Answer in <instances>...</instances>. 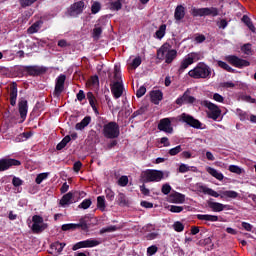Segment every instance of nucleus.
Listing matches in <instances>:
<instances>
[{"mask_svg": "<svg viewBox=\"0 0 256 256\" xmlns=\"http://www.w3.org/2000/svg\"><path fill=\"white\" fill-rule=\"evenodd\" d=\"M171 175L169 171L147 169L141 174V179L143 183H159L163 179H167Z\"/></svg>", "mask_w": 256, "mask_h": 256, "instance_id": "f257e3e1", "label": "nucleus"}, {"mask_svg": "<svg viewBox=\"0 0 256 256\" xmlns=\"http://www.w3.org/2000/svg\"><path fill=\"white\" fill-rule=\"evenodd\" d=\"M200 191L204 193V195H210V197H220V199H237L239 197V193L233 190L220 191V194L217 191L207 187L200 186Z\"/></svg>", "mask_w": 256, "mask_h": 256, "instance_id": "f03ea898", "label": "nucleus"}, {"mask_svg": "<svg viewBox=\"0 0 256 256\" xmlns=\"http://www.w3.org/2000/svg\"><path fill=\"white\" fill-rule=\"evenodd\" d=\"M188 75L193 79H209L211 77V68L205 63H198L194 69L188 72Z\"/></svg>", "mask_w": 256, "mask_h": 256, "instance_id": "7ed1b4c3", "label": "nucleus"}, {"mask_svg": "<svg viewBox=\"0 0 256 256\" xmlns=\"http://www.w3.org/2000/svg\"><path fill=\"white\" fill-rule=\"evenodd\" d=\"M190 13L193 17H219V8L217 7H206L196 8L192 7Z\"/></svg>", "mask_w": 256, "mask_h": 256, "instance_id": "20e7f679", "label": "nucleus"}, {"mask_svg": "<svg viewBox=\"0 0 256 256\" xmlns=\"http://www.w3.org/2000/svg\"><path fill=\"white\" fill-rule=\"evenodd\" d=\"M102 133L106 139H117L119 137L120 131H119V124L116 122H109L107 124H104Z\"/></svg>", "mask_w": 256, "mask_h": 256, "instance_id": "39448f33", "label": "nucleus"}, {"mask_svg": "<svg viewBox=\"0 0 256 256\" xmlns=\"http://www.w3.org/2000/svg\"><path fill=\"white\" fill-rule=\"evenodd\" d=\"M203 56L199 52H192L187 54L181 61L179 71H185L190 65L193 63H197V61H201Z\"/></svg>", "mask_w": 256, "mask_h": 256, "instance_id": "423d86ee", "label": "nucleus"}, {"mask_svg": "<svg viewBox=\"0 0 256 256\" xmlns=\"http://www.w3.org/2000/svg\"><path fill=\"white\" fill-rule=\"evenodd\" d=\"M201 104L203 105V107H206V109H208L207 116L209 117V119H213V121H217V119L221 117V109L219 108V106H217L213 102L209 100H204L202 101Z\"/></svg>", "mask_w": 256, "mask_h": 256, "instance_id": "0eeeda50", "label": "nucleus"}, {"mask_svg": "<svg viewBox=\"0 0 256 256\" xmlns=\"http://www.w3.org/2000/svg\"><path fill=\"white\" fill-rule=\"evenodd\" d=\"M158 59H165L166 63H173L177 57V50H169L167 46H162L157 52Z\"/></svg>", "mask_w": 256, "mask_h": 256, "instance_id": "6e6552de", "label": "nucleus"}, {"mask_svg": "<svg viewBox=\"0 0 256 256\" xmlns=\"http://www.w3.org/2000/svg\"><path fill=\"white\" fill-rule=\"evenodd\" d=\"M177 121H180L181 123H186V125H189L194 129H203V124L199 120L195 119L193 116L187 113H182L181 115H179L177 117Z\"/></svg>", "mask_w": 256, "mask_h": 256, "instance_id": "1a4fd4ad", "label": "nucleus"}, {"mask_svg": "<svg viewBox=\"0 0 256 256\" xmlns=\"http://www.w3.org/2000/svg\"><path fill=\"white\" fill-rule=\"evenodd\" d=\"M195 101L197 98L191 95V89H187L182 96L176 99L175 103L181 107L182 105H193Z\"/></svg>", "mask_w": 256, "mask_h": 256, "instance_id": "9d476101", "label": "nucleus"}, {"mask_svg": "<svg viewBox=\"0 0 256 256\" xmlns=\"http://www.w3.org/2000/svg\"><path fill=\"white\" fill-rule=\"evenodd\" d=\"M32 231L33 233H41L47 229V224L43 223V217L39 215H34L32 217Z\"/></svg>", "mask_w": 256, "mask_h": 256, "instance_id": "9b49d317", "label": "nucleus"}, {"mask_svg": "<svg viewBox=\"0 0 256 256\" xmlns=\"http://www.w3.org/2000/svg\"><path fill=\"white\" fill-rule=\"evenodd\" d=\"M175 120L176 119L173 117L161 119L158 123L159 131H163L164 133H169L171 135V133H173V126L171 123H173Z\"/></svg>", "mask_w": 256, "mask_h": 256, "instance_id": "f8f14e48", "label": "nucleus"}, {"mask_svg": "<svg viewBox=\"0 0 256 256\" xmlns=\"http://www.w3.org/2000/svg\"><path fill=\"white\" fill-rule=\"evenodd\" d=\"M226 61H228L230 65H233V67H238V69H241L242 67H249L250 65L249 61L243 60L235 55L226 56Z\"/></svg>", "mask_w": 256, "mask_h": 256, "instance_id": "ddd939ff", "label": "nucleus"}, {"mask_svg": "<svg viewBox=\"0 0 256 256\" xmlns=\"http://www.w3.org/2000/svg\"><path fill=\"white\" fill-rule=\"evenodd\" d=\"M67 79V76L65 74H61L56 78V84L54 89V95L56 97H59L61 93H63L65 89V80Z\"/></svg>", "mask_w": 256, "mask_h": 256, "instance_id": "4468645a", "label": "nucleus"}, {"mask_svg": "<svg viewBox=\"0 0 256 256\" xmlns=\"http://www.w3.org/2000/svg\"><path fill=\"white\" fill-rule=\"evenodd\" d=\"M125 88L123 87V82H113V84L111 85V93L114 97V99H119L123 96V90Z\"/></svg>", "mask_w": 256, "mask_h": 256, "instance_id": "2eb2a0df", "label": "nucleus"}, {"mask_svg": "<svg viewBox=\"0 0 256 256\" xmlns=\"http://www.w3.org/2000/svg\"><path fill=\"white\" fill-rule=\"evenodd\" d=\"M21 165V162L19 160L15 159H1L0 160V172L1 171H7L10 167H19Z\"/></svg>", "mask_w": 256, "mask_h": 256, "instance_id": "dca6fc26", "label": "nucleus"}, {"mask_svg": "<svg viewBox=\"0 0 256 256\" xmlns=\"http://www.w3.org/2000/svg\"><path fill=\"white\" fill-rule=\"evenodd\" d=\"M83 9H85V2L78 1L74 3L70 9V16L77 17L78 15H81V13H83Z\"/></svg>", "mask_w": 256, "mask_h": 256, "instance_id": "f3484780", "label": "nucleus"}, {"mask_svg": "<svg viewBox=\"0 0 256 256\" xmlns=\"http://www.w3.org/2000/svg\"><path fill=\"white\" fill-rule=\"evenodd\" d=\"M208 207L214 211V213H221V211H224L225 209H227L229 206L225 205V204H221L219 202H212L209 201L208 202Z\"/></svg>", "mask_w": 256, "mask_h": 256, "instance_id": "a211bd4d", "label": "nucleus"}, {"mask_svg": "<svg viewBox=\"0 0 256 256\" xmlns=\"http://www.w3.org/2000/svg\"><path fill=\"white\" fill-rule=\"evenodd\" d=\"M196 217L199 221H206V223H216V221H219V216L211 214H198Z\"/></svg>", "mask_w": 256, "mask_h": 256, "instance_id": "6ab92c4d", "label": "nucleus"}, {"mask_svg": "<svg viewBox=\"0 0 256 256\" xmlns=\"http://www.w3.org/2000/svg\"><path fill=\"white\" fill-rule=\"evenodd\" d=\"M25 71L27 72L28 75H41V73L45 72V69L39 66H26Z\"/></svg>", "mask_w": 256, "mask_h": 256, "instance_id": "aec40b11", "label": "nucleus"}, {"mask_svg": "<svg viewBox=\"0 0 256 256\" xmlns=\"http://www.w3.org/2000/svg\"><path fill=\"white\" fill-rule=\"evenodd\" d=\"M206 171H207V173H209V175H211L218 181H223V179H225V176L223 175V173L217 171V169H215L213 167H209V166L206 167Z\"/></svg>", "mask_w": 256, "mask_h": 256, "instance_id": "412c9836", "label": "nucleus"}, {"mask_svg": "<svg viewBox=\"0 0 256 256\" xmlns=\"http://www.w3.org/2000/svg\"><path fill=\"white\" fill-rule=\"evenodd\" d=\"M150 95L154 105H159V102L163 100V92L161 90L152 91Z\"/></svg>", "mask_w": 256, "mask_h": 256, "instance_id": "4be33fe9", "label": "nucleus"}, {"mask_svg": "<svg viewBox=\"0 0 256 256\" xmlns=\"http://www.w3.org/2000/svg\"><path fill=\"white\" fill-rule=\"evenodd\" d=\"M18 107L21 119L25 120L28 111L27 100H21L18 104Z\"/></svg>", "mask_w": 256, "mask_h": 256, "instance_id": "5701e85b", "label": "nucleus"}, {"mask_svg": "<svg viewBox=\"0 0 256 256\" xmlns=\"http://www.w3.org/2000/svg\"><path fill=\"white\" fill-rule=\"evenodd\" d=\"M174 19L176 21H181V19H185V8L183 5H178L174 12Z\"/></svg>", "mask_w": 256, "mask_h": 256, "instance_id": "b1692460", "label": "nucleus"}, {"mask_svg": "<svg viewBox=\"0 0 256 256\" xmlns=\"http://www.w3.org/2000/svg\"><path fill=\"white\" fill-rule=\"evenodd\" d=\"M71 203H73V192H68L61 198L60 205L67 207V205H71Z\"/></svg>", "mask_w": 256, "mask_h": 256, "instance_id": "393cba45", "label": "nucleus"}, {"mask_svg": "<svg viewBox=\"0 0 256 256\" xmlns=\"http://www.w3.org/2000/svg\"><path fill=\"white\" fill-rule=\"evenodd\" d=\"M89 123H91L90 116L84 117L81 122L76 124L75 126L76 131H83V129H85V127H87Z\"/></svg>", "mask_w": 256, "mask_h": 256, "instance_id": "a878e982", "label": "nucleus"}, {"mask_svg": "<svg viewBox=\"0 0 256 256\" xmlns=\"http://www.w3.org/2000/svg\"><path fill=\"white\" fill-rule=\"evenodd\" d=\"M41 27H43V22L41 20H38L28 28L27 32L30 35H33V33H38Z\"/></svg>", "mask_w": 256, "mask_h": 256, "instance_id": "bb28decb", "label": "nucleus"}, {"mask_svg": "<svg viewBox=\"0 0 256 256\" xmlns=\"http://www.w3.org/2000/svg\"><path fill=\"white\" fill-rule=\"evenodd\" d=\"M167 31V24L160 25L159 29L155 32L154 37L156 39H163L165 37V33Z\"/></svg>", "mask_w": 256, "mask_h": 256, "instance_id": "cd10ccee", "label": "nucleus"}, {"mask_svg": "<svg viewBox=\"0 0 256 256\" xmlns=\"http://www.w3.org/2000/svg\"><path fill=\"white\" fill-rule=\"evenodd\" d=\"M71 142V136H65L60 143L57 144L56 149L57 151H61L67 147V144Z\"/></svg>", "mask_w": 256, "mask_h": 256, "instance_id": "c85d7f7f", "label": "nucleus"}, {"mask_svg": "<svg viewBox=\"0 0 256 256\" xmlns=\"http://www.w3.org/2000/svg\"><path fill=\"white\" fill-rule=\"evenodd\" d=\"M242 21L248 27V29L252 31V33H255V25H253V21H251V18H249V16L244 15L242 17Z\"/></svg>", "mask_w": 256, "mask_h": 256, "instance_id": "c756f323", "label": "nucleus"}, {"mask_svg": "<svg viewBox=\"0 0 256 256\" xmlns=\"http://www.w3.org/2000/svg\"><path fill=\"white\" fill-rule=\"evenodd\" d=\"M228 171H230V173H235L236 175H243V173H245V170L237 165H230Z\"/></svg>", "mask_w": 256, "mask_h": 256, "instance_id": "7c9ffc66", "label": "nucleus"}, {"mask_svg": "<svg viewBox=\"0 0 256 256\" xmlns=\"http://www.w3.org/2000/svg\"><path fill=\"white\" fill-rule=\"evenodd\" d=\"M107 205L105 204V196H98L97 197V208L100 211H105Z\"/></svg>", "mask_w": 256, "mask_h": 256, "instance_id": "2f4dec72", "label": "nucleus"}, {"mask_svg": "<svg viewBox=\"0 0 256 256\" xmlns=\"http://www.w3.org/2000/svg\"><path fill=\"white\" fill-rule=\"evenodd\" d=\"M191 169H192L193 171H197V167L189 166V165H187V164H181V165L179 166L178 171H179V173H188V171H191Z\"/></svg>", "mask_w": 256, "mask_h": 256, "instance_id": "473e14b6", "label": "nucleus"}, {"mask_svg": "<svg viewBox=\"0 0 256 256\" xmlns=\"http://www.w3.org/2000/svg\"><path fill=\"white\" fill-rule=\"evenodd\" d=\"M217 65H218V67H221V69L228 71V73H233V71H235L234 69L231 68V66H229V64H227L224 61L218 60Z\"/></svg>", "mask_w": 256, "mask_h": 256, "instance_id": "72a5a7b5", "label": "nucleus"}, {"mask_svg": "<svg viewBox=\"0 0 256 256\" xmlns=\"http://www.w3.org/2000/svg\"><path fill=\"white\" fill-rule=\"evenodd\" d=\"M123 7V4H121V0H117L114 2H110V10L111 11H119Z\"/></svg>", "mask_w": 256, "mask_h": 256, "instance_id": "f704fd0d", "label": "nucleus"}, {"mask_svg": "<svg viewBox=\"0 0 256 256\" xmlns=\"http://www.w3.org/2000/svg\"><path fill=\"white\" fill-rule=\"evenodd\" d=\"M236 115L239 116L240 121H247L249 119V114L239 108L236 109Z\"/></svg>", "mask_w": 256, "mask_h": 256, "instance_id": "c9c22d12", "label": "nucleus"}, {"mask_svg": "<svg viewBox=\"0 0 256 256\" xmlns=\"http://www.w3.org/2000/svg\"><path fill=\"white\" fill-rule=\"evenodd\" d=\"M98 245H101V241L98 239H87L86 240V246L87 248L97 247Z\"/></svg>", "mask_w": 256, "mask_h": 256, "instance_id": "e433bc0d", "label": "nucleus"}, {"mask_svg": "<svg viewBox=\"0 0 256 256\" xmlns=\"http://www.w3.org/2000/svg\"><path fill=\"white\" fill-rule=\"evenodd\" d=\"M79 249H87V240L80 241L73 245L72 251H77Z\"/></svg>", "mask_w": 256, "mask_h": 256, "instance_id": "4c0bfd02", "label": "nucleus"}, {"mask_svg": "<svg viewBox=\"0 0 256 256\" xmlns=\"http://www.w3.org/2000/svg\"><path fill=\"white\" fill-rule=\"evenodd\" d=\"M101 33H103V28L99 25H95V28L93 29V38L94 39H99L101 37Z\"/></svg>", "mask_w": 256, "mask_h": 256, "instance_id": "58836bf2", "label": "nucleus"}, {"mask_svg": "<svg viewBox=\"0 0 256 256\" xmlns=\"http://www.w3.org/2000/svg\"><path fill=\"white\" fill-rule=\"evenodd\" d=\"M181 151H183V148L181 147V145H178L174 148H171L168 153L169 155H171V157H175V155H179Z\"/></svg>", "mask_w": 256, "mask_h": 256, "instance_id": "ea45409f", "label": "nucleus"}, {"mask_svg": "<svg viewBox=\"0 0 256 256\" xmlns=\"http://www.w3.org/2000/svg\"><path fill=\"white\" fill-rule=\"evenodd\" d=\"M47 177H49V173H40V174H38L36 179H35L37 185H41V183H43V181H45V179H47Z\"/></svg>", "mask_w": 256, "mask_h": 256, "instance_id": "a19ab883", "label": "nucleus"}, {"mask_svg": "<svg viewBox=\"0 0 256 256\" xmlns=\"http://www.w3.org/2000/svg\"><path fill=\"white\" fill-rule=\"evenodd\" d=\"M92 201H91V199H84L83 201H82V203H80L79 204V209H89V207H91V205H92Z\"/></svg>", "mask_w": 256, "mask_h": 256, "instance_id": "79ce46f5", "label": "nucleus"}, {"mask_svg": "<svg viewBox=\"0 0 256 256\" xmlns=\"http://www.w3.org/2000/svg\"><path fill=\"white\" fill-rule=\"evenodd\" d=\"M37 0H19L20 6L25 9L26 7H31L33 3H36Z\"/></svg>", "mask_w": 256, "mask_h": 256, "instance_id": "37998d69", "label": "nucleus"}, {"mask_svg": "<svg viewBox=\"0 0 256 256\" xmlns=\"http://www.w3.org/2000/svg\"><path fill=\"white\" fill-rule=\"evenodd\" d=\"M105 195H106V199L108 201H113V199H115V192H113V190H111V188L105 189Z\"/></svg>", "mask_w": 256, "mask_h": 256, "instance_id": "c03bdc74", "label": "nucleus"}, {"mask_svg": "<svg viewBox=\"0 0 256 256\" xmlns=\"http://www.w3.org/2000/svg\"><path fill=\"white\" fill-rule=\"evenodd\" d=\"M241 51L244 52L245 55H252L253 51L251 50V44H244L241 48Z\"/></svg>", "mask_w": 256, "mask_h": 256, "instance_id": "a18cd8bd", "label": "nucleus"}, {"mask_svg": "<svg viewBox=\"0 0 256 256\" xmlns=\"http://www.w3.org/2000/svg\"><path fill=\"white\" fill-rule=\"evenodd\" d=\"M77 229V224H63L62 225V231H75Z\"/></svg>", "mask_w": 256, "mask_h": 256, "instance_id": "49530a36", "label": "nucleus"}, {"mask_svg": "<svg viewBox=\"0 0 256 256\" xmlns=\"http://www.w3.org/2000/svg\"><path fill=\"white\" fill-rule=\"evenodd\" d=\"M173 229L177 231V233H181L185 229V225L183 223L177 221L173 224Z\"/></svg>", "mask_w": 256, "mask_h": 256, "instance_id": "de8ad7c7", "label": "nucleus"}, {"mask_svg": "<svg viewBox=\"0 0 256 256\" xmlns=\"http://www.w3.org/2000/svg\"><path fill=\"white\" fill-rule=\"evenodd\" d=\"M115 231H117V226L111 225V226H107V227H105V228H102V229L100 230V233H101V234H103V233H113V232H115Z\"/></svg>", "mask_w": 256, "mask_h": 256, "instance_id": "09e8293b", "label": "nucleus"}, {"mask_svg": "<svg viewBox=\"0 0 256 256\" xmlns=\"http://www.w3.org/2000/svg\"><path fill=\"white\" fill-rule=\"evenodd\" d=\"M99 11H101V3L94 2L91 6V12L93 13V15H95L99 13Z\"/></svg>", "mask_w": 256, "mask_h": 256, "instance_id": "8fccbe9b", "label": "nucleus"}, {"mask_svg": "<svg viewBox=\"0 0 256 256\" xmlns=\"http://www.w3.org/2000/svg\"><path fill=\"white\" fill-rule=\"evenodd\" d=\"M65 243H61V242H55L54 244H52L53 249H56V251L58 253H61V251H63V249H65Z\"/></svg>", "mask_w": 256, "mask_h": 256, "instance_id": "3c124183", "label": "nucleus"}, {"mask_svg": "<svg viewBox=\"0 0 256 256\" xmlns=\"http://www.w3.org/2000/svg\"><path fill=\"white\" fill-rule=\"evenodd\" d=\"M118 203L119 205H127L128 201H127V196H125V194L123 193H119L118 194Z\"/></svg>", "mask_w": 256, "mask_h": 256, "instance_id": "603ef678", "label": "nucleus"}, {"mask_svg": "<svg viewBox=\"0 0 256 256\" xmlns=\"http://www.w3.org/2000/svg\"><path fill=\"white\" fill-rule=\"evenodd\" d=\"M141 58L137 56L136 58L133 59L132 63L130 64L131 69H137L139 65H141Z\"/></svg>", "mask_w": 256, "mask_h": 256, "instance_id": "864d4df0", "label": "nucleus"}, {"mask_svg": "<svg viewBox=\"0 0 256 256\" xmlns=\"http://www.w3.org/2000/svg\"><path fill=\"white\" fill-rule=\"evenodd\" d=\"M114 83H117V81H119L120 83H123V81L121 80V71H119V68H117V66H115V70H114Z\"/></svg>", "mask_w": 256, "mask_h": 256, "instance_id": "5fc2aeb1", "label": "nucleus"}, {"mask_svg": "<svg viewBox=\"0 0 256 256\" xmlns=\"http://www.w3.org/2000/svg\"><path fill=\"white\" fill-rule=\"evenodd\" d=\"M157 251H159V248L156 245H152L147 248V256H153Z\"/></svg>", "mask_w": 256, "mask_h": 256, "instance_id": "6e6d98bb", "label": "nucleus"}, {"mask_svg": "<svg viewBox=\"0 0 256 256\" xmlns=\"http://www.w3.org/2000/svg\"><path fill=\"white\" fill-rule=\"evenodd\" d=\"M77 225V229L81 228L83 230L89 229V226L87 225V220L85 218H81L80 222Z\"/></svg>", "mask_w": 256, "mask_h": 256, "instance_id": "4d7b16f0", "label": "nucleus"}, {"mask_svg": "<svg viewBox=\"0 0 256 256\" xmlns=\"http://www.w3.org/2000/svg\"><path fill=\"white\" fill-rule=\"evenodd\" d=\"M129 183V178L127 176H122L118 180V184L120 187H127V184Z\"/></svg>", "mask_w": 256, "mask_h": 256, "instance_id": "13d9d810", "label": "nucleus"}, {"mask_svg": "<svg viewBox=\"0 0 256 256\" xmlns=\"http://www.w3.org/2000/svg\"><path fill=\"white\" fill-rule=\"evenodd\" d=\"M183 209H184L183 206H175V205L169 206V211H171V213H181Z\"/></svg>", "mask_w": 256, "mask_h": 256, "instance_id": "bf43d9fd", "label": "nucleus"}, {"mask_svg": "<svg viewBox=\"0 0 256 256\" xmlns=\"http://www.w3.org/2000/svg\"><path fill=\"white\" fill-rule=\"evenodd\" d=\"M12 185L14 187H21L23 185V180L21 178L14 176L12 179Z\"/></svg>", "mask_w": 256, "mask_h": 256, "instance_id": "052dcab7", "label": "nucleus"}, {"mask_svg": "<svg viewBox=\"0 0 256 256\" xmlns=\"http://www.w3.org/2000/svg\"><path fill=\"white\" fill-rule=\"evenodd\" d=\"M161 191L163 195H169V193H171V185H169V183L164 184L161 188Z\"/></svg>", "mask_w": 256, "mask_h": 256, "instance_id": "680f3d73", "label": "nucleus"}, {"mask_svg": "<svg viewBox=\"0 0 256 256\" xmlns=\"http://www.w3.org/2000/svg\"><path fill=\"white\" fill-rule=\"evenodd\" d=\"M176 203H185V195L177 193L174 196Z\"/></svg>", "mask_w": 256, "mask_h": 256, "instance_id": "e2e57ef3", "label": "nucleus"}, {"mask_svg": "<svg viewBox=\"0 0 256 256\" xmlns=\"http://www.w3.org/2000/svg\"><path fill=\"white\" fill-rule=\"evenodd\" d=\"M241 100L245 101L246 103H256L255 98H252L250 95H243Z\"/></svg>", "mask_w": 256, "mask_h": 256, "instance_id": "0e129e2a", "label": "nucleus"}, {"mask_svg": "<svg viewBox=\"0 0 256 256\" xmlns=\"http://www.w3.org/2000/svg\"><path fill=\"white\" fill-rule=\"evenodd\" d=\"M145 93H147V88H145V86H141V87L137 90L136 96H137L138 98H140V97H143V95H145Z\"/></svg>", "mask_w": 256, "mask_h": 256, "instance_id": "69168bd1", "label": "nucleus"}, {"mask_svg": "<svg viewBox=\"0 0 256 256\" xmlns=\"http://www.w3.org/2000/svg\"><path fill=\"white\" fill-rule=\"evenodd\" d=\"M90 83L93 87H99V76H92Z\"/></svg>", "mask_w": 256, "mask_h": 256, "instance_id": "338daca9", "label": "nucleus"}, {"mask_svg": "<svg viewBox=\"0 0 256 256\" xmlns=\"http://www.w3.org/2000/svg\"><path fill=\"white\" fill-rule=\"evenodd\" d=\"M10 99H17V86L13 85L10 90Z\"/></svg>", "mask_w": 256, "mask_h": 256, "instance_id": "774afa93", "label": "nucleus"}]
</instances>
